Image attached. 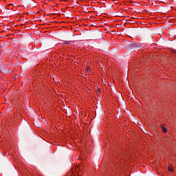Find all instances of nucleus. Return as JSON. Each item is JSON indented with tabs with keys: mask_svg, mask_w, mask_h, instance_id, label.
Masks as SVG:
<instances>
[{
	"mask_svg": "<svg viewBox=\"0 0 176 176\" xmlns=\"http://www.w3.org/2000/svg\"><path fill=\"white\" fill-rule=\"evenodd\" d=\"M21 25H25V23H21Z\"/></svg>",
	"mask_w": 176,
	"mask_h": 176,
	"instance_id": "6",
	"label": "nucleus"
},
{
	"mask_svg": "<svg viewBox=\"0 0 176 176\" xmlns=\"http://www.w3.org/2000/svg\"><path fill=\"white\" fill-rule=\"evenodd\" d=\"M135 23H138V21H135Z\"/></svg>",
	"mask_w": 176,
	"mask_h": 176,
	"instance_id": "8",
	"label": "nucleus"
},
{
	"mask_svg": "<svg viewBox=\"0 0 176 176\" xmlns=\"http://www.w3.org/2000/svg\"><path fill=\"white\" fill-rule=\"evenodd\" d=\"M162 131H163V133H167V129H166L165 126H162Z\"/></svg>",
	"mask_w": 176,
	"mask_h": 176,
	"instance_id": "1",
	"label": "nucleus"
},
{
	"mask_svg": "<svg viewBox=\"0 0 176 176\" xmlns=\"http://www.w3.org/2000/svg\"><path fill=\"white\" fill-rule=\"evenodd\" d=\"M78 25H83V23H78Z\"/></svg>",
	"mask_w": 176,
	"mask_h": 176,
	"instance_id": "5",
	"label": "nucleus"
},
{
	"mask_svg": "<svg viewBox=\"0 0 176 176\" xmlns=\"http://www.w3.org/2000/svg\"><path fill=\"white\" fill-rule=\"evenodd\" d=\"M97 25V23H94V25H93V27H94V25Z\"/></svg>",
	"mask_w": 176,
	"mask_h": 176,
	"instance_id": "7",
	"label": "nucleus"
},
{
	"mask_svg": "<svg viewBox=\"0 0 176 176\" xmlns=\"http://www.w3.org/2000/svg\"><path fill=\"white\" fill-rule=\"evenodd\" d=\"M168 171H173V169L171 168H168Z\"/></svg>",
	"mask_w": 176,
	"mask_h": 176,
	"instance_id": "3",
	"label": "nucleus"
},
{
	"mask_svg": "<svg viewBox=\"0 0 176 176\" xmlns=\"http://www.w3.org/2000/svg\"><path fill=\"white\" fill-rule=\"evenodd\" d=\"M52 23H67V21H52Z\"/></svg>",
	"mask_w": 176,
	"mask_h": 176,
	"instance_id": "2",
	"label": "nucleus"
},
{
	"mask_svg": "<svg viewBox=\"0 0 176 176\" xmlns=\"http://www.w3.org/2000/svg\"><path fill=\"white\" fill-rule=\"evenodd\" d=\"M65 43L68 44V43L65 42Z\"/></svg>",
	"mask_w": 176,
	"mask_h": 176,
	"instance_id": "9",
	"label": "nucleus"
},
{
	"mask_svg": "<svg viewBox=\"0 0 176 176\" xmlns=\"http://www.w3.org/2000/svg\"><path fill=\"white\" fill-rule=\"evenodd\" d=\"M36 25H36L35 26H32V28H36Z\"/></svg>",
	"mask_w": 176,
	"mask_h": 176,
	"instance_id": "4",
	"label": "nucleus"
}]
</instances>
